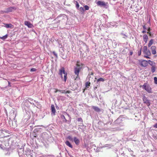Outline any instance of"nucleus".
<instances>
[{"instance_id":"1","label":"nucleus","mask_w":157,"mask_h":157,"mask_svg":"<svg viewBox=\"0 0 157 157\" xmlns=\"http://www.w3.org/2000/svg\"><path fill=\"white\" fill-rule=\"evenodd\" d=\"M63 74L64 75V81L66 82L67 78V73L65 71L64 68L63 67H62L59 70V75L60 76V77L62 79L63 78Z\"/></svg>"},{"instance_id":"2","label":"nucleus","mask_w":157,"mask_h":157,"mask_svg":"<svg viewBox=\"0 0 157 157\" xmlns=\"http://www.w3.org/2000/svg\"><path fill=\"white\" fill-rule=\"evenodd\" d=\"M142 88L146 90L149 93H152V90L149 85L147 83H145L142 86Z\"/></svg>"},{"instance_id":"3","label":"nucleus","mask_w":157,"mask_h":157,"mask_svg":"<svg viewBox=\"0 0 157 157\" xmlns=\"http://www.w3.org/2000/svg\"><path fill=\"white\" fill-rule=\"evenodd\" d=\"M96 3L98 6H103L105 8H107L108 7V3H105L104 1H98Z\"/></svg>"},{"instance_id":"4","label":"nucleus","mask_w":157,"mask_h":157,"mask_svg":"<svg viewBox=\"0 0 157 157\" xmlns=\"http://www.w3.org/2000/svg\"><path fill=\"white\" fill-rule=\"evenodd\" d=\"M142 99L144 101V103L147 106H149L150 105V101L147 99L144 94L143 96Z\"/></svg>"},{"instance_id":"5","label":"nucleus","mask_w":157,"mask_h":157,"mask_svg":"<svg viewBox=\"0 0 157 157\" xmlns=\"http://www.w3.org/2000/svg\"><path fill=\"white\" fill-rule=\"evenodd\" d=\"M143 52L144 54L147 56H150L151 55L150 50L148 49L147 46H144L143 48Z\"/></svg>"},{"instance_id":"6","label":"nucleus","mask_w":157,"mask_h":157,"mask_svg":"<svg viewBox=\"0 0 157 157\" xmlns=\"http://www.w3.org/2000/svg\"><path fill=\"white\" fill-rule=\"evenodd\" d=\"M16 9V8L14 6H10L9 8L5 9V13H8L9 12H12L15 10Z\"/></svg>"},{"instance_id":"7","label":"nucleus","mask_w":157,"mask_h":157,"mask_svg":"<svg viewBox=\"0 0 157 157\" xmlns=\"http://www.w3.org/2000/svg\"><path fill=\"white\" fill-rule=\"evenodd\" d=\"M81 68V67H76L75 68L74 72L77 75L76 78L78 77Z\"/></svg>"},{"instance_id":"8","label":"nucleus","mask_w":157,"mask_h":157,"mask_svg":"<svg viewBox=\"0 0 157 157\" xmlns=\"http://www.w3.org/2000/svg\"><path fill=\"white\" fill-rule=\"evenodd\" d=\"M140 65L144 67H146L148 65V61L145 60L142 61L140 63Z\"/></svg>"},{"instance_id":"9","label":"nucleus","mask_w":157,"mask_h":157,"mask_svg":"<svg viewBox=\"0 0 157 157\" xmlns=\"http://www.w3.org/2000/svg\"><path fill=\"white\" fill-rule=\"evenodd\" d=\"M51 115H54L55 114L56 112V110L55 109V107L53 105H51Z\"/></svg>"},{"instance_id":"10","label":"nucleus","mask_w":157,"mask_h":157,"mask_svg":"<svg viewBox=\"0 0 157 157\" xmlns=\"http://www.w3.org/2000/svg\"><path fill=\"white\" fill-rule=\"evenodd\" d=\"M25 101L26 102H29L31 104H32L34 105V106H36V105H35L34 103L33 102V101H34V100L33 99L29 98L27 99H26Z\"/></svg>"},{"instance_id":"11","label":"nucleus","mask_w":157,"mask_h":157,"mask_svg":"<svg viewBox=\"0 0 157 157\" xmlns=\"http://www.w3.org/2000/svg\"><path fill=\"white\" fill-rule=\"evenodd\" d=\"M3 24L4 25V26L7 28H12L13 27V25L11 24H6V23H3Z\"/></svg>"},{"instance_id":"12","label":"nucleus","mask_w":157,"mask_h":157,"mask_svg":"<svg viewBox=\"0 0 157 157\" xmlns=\"http://www.w3.org/2000/svg\"><path fill=\"white\" fill-rule=\"evenodd\" d=\"M151 49L153 54L155 55L156 53V47L155 46H152L151 48Z\"/></svg>"},{"instance_id":"13","label":"nucleus","mask_w":157,"mask_h":157,"mask_svg":"<svg viewBox=\"0 0 157 157\" xmlns=\"http://www.w3.org/2000/svg\"><path fill=\"white\" fill-rule=\"evenodd\" d=\"M73 141L75 144L77 145H78L80 143V141L76 137H74Z\"/></svg>"},{"instance_id":"14","label":"nucleus","mask_w":157,"mask_h":157,"mask_svg":"<svg viewBox=\"0 0 157 157\" xmlns=\"http://www.w3.org/2000/svg\"><path fill=\"white\" fill-rule=\"evenodd\" d=\"M25 25H27L29 28H32L33 26V25L30 22L28 21H25Z\"/></svg>"},{"instance_id":"15","label":"nucleus","mask_w":157,"mask_h":157,"mask_svg":"<svg viewBox=\"0 0 157 157\" xmlns=\"http://www.w3.org/2000/svg\"><path fill=\"white\" fill-rule=\"evenodd\" d=\"M60 118L62 120L63 122L64 123H67V121L66 119L65 116L63 115H61L60 116Z\"/></svg>"},{"instance_id":"16","label":"nucleus","mask_w":157,"mask_h":157,"mask_svg":"<svg viewBox=\"0 0 157 157\" xmlns=\"http://www.w3.org/2000/svg\"><path fill=\"white\" fill-rule=\"evenodd\" d=\"M92 108L97 112H99L101 111V109L98 107L95 106H93Z\"/></svg>"},{"instance_id":"17","label":"nucleus","mask_w":157,"mask_h":157,"mask_svg":"<svg viewBox=\"0 0 157 157\" xmlns=\"http://www.w3.org/2000/svg\"><path fill=\"white\" fill-rule=\"evenodd\" d=\"M143 40L145 43H147L148 39V36L146 34H144L143 36Z\"/></svg>"},{"instance_id":"18","label":"nucleus","mask_w":157,"mask_h":157,"mask_svg":"<svg viewBox=\"0 0 157 157\" xmlns=\"http://www.w3.org/2000/svg\"><path fill=\"white\" fill-rule=\"evenodd\" d=\"M65 143L69 147L71 148H72L73 147L72 145L71 144V143L69 141H67L65 142Z\"/></svg>"},{"instance_id":"19","label":"nucleus","mask_w":157,"mask_h":157,"mask_svg":"<svg viewBox=\"0 0 157 157\" xmlns=\"http://www.w3.org/2000/svg\"><path fill=\"white\" fill-rule=\"evenodd\" d=\"M83 64L77 61L76 64V67H82Z\"/></svg>"},{"instance_id":"20","label":"nucleus","mask_w":157,"mask_h":157,"mask_svg":"<svg viewBox=\"0 0 157 157\" xmlns=\"http://www.w3.org/2000/svg\"><path fill=\"white\" fill-rule=\"evenodd\" d=\"M77 120L78 122H81L82 123V125H81V126H83V124L82 123L83 122V120L81 118H78L77 119Z\"/></svg>"},{"instance_id":"21","label":"nucleus","mask_w":157,"mask_h":157,"mask_svg":"<svg viewBox=\"0 0 157 157\" xmlns=\"http://www.w3.org/2000/svg\"><path fill=\"white\" fill-rule=\"evenodd\" d=\"M153 41H154V40L152 39H151L150 40V41H149V42L148 43V46L149 47H150L152 45V44L153 43Z\"/></svg>"},{"instance_id":"22","label":"nucleus","mask_w":157,"mask_h":157,"mask_svg":"<svg viewBox=\"0 0 157 157\" xmlns=\"http://www.w3.org/2000/svg\"><path fill=\"white\" fill-rule=\"evenodd\" d=\"M8 35L6 34L4 36H3L2 37H0V38L3 40H5L8 37Z\"/></svg>"},{"instance_id":"23","label":"nucleus","mask_w":157,"mask_h":157,"mask_svg":"<svg viewBox=\"0 0 157 157\" xmlns=\"http://www.w3.org/2000/svg\"><path fill=\"white\" fill-rule=\"evenodd\" d=\"M143 27L144 29V30L142 31V33H146V29H147V28L146 26L145 25H143Z\"/></svg>"},{"instance_id":"24","label":"nucleus","mask_w":157,"mask_h":157,"mask_svg":"<svg viewBox=\"0 0 157 157\" xmlns=\"http://www.w3.org/2000/svg\"><path fill=\"white\" fill-rule=\"evenodd\" d=\"M151 30V28L150 27H149L147 29V31L148 32H147V33L150 36H151L152 34L150 32Z\"/></svg>"},{"instance_id":"25","label":"nucleus","mask_w":157,"mask_h":157,"mask_svg":"<svg viewBox=\"0 0 157 157\" xmlns=\"http://www.w3.org/2000/svg\"><path fill=\"white\" fill-rule=\"evenodd\" d=\"M104 81H105V80L104 78H100L97 80V83H98V82L100 81H101V82H103Z\"/></svg>"},{"instance_id":"26","label":"nucleus","mask_w":157,"mask_h":157,"mask_svg":"<svg viewBox=\"0 0 157 157\" xmlns=\"http://www.w3.org/2000/svg\"><path fill=\"white\" fill-rule=\"evenodd\" d=\"M78 9L82 13H83V12L85 11L84 9L82 7H80Z\"/></svg>"},{"instance_id":"27","label":"nucleus","mask_w":157,"mask_h":157,"mask_svg":"<svg viewBox=\"0 0 157 157\" xmlns=\"http://www.w3.org/2000/svg\"><path fill=\"white\" fill-rule=\"evenodd\" d=\"M34 101L35 102L36 104V105L35 106H36L37 108L40 107V104L37 101L35 100H34Z\"/></svg>"},{"instance_id":"28","label":"nucleus","mask_w":157,"mask_h":157,"mask_svg":"<svg viewBox=\"0 0 157 157\" xmlns=\"http://www.w3.org/2000/svg\"><path fill=\"white\" fill-rule=\"evenodd\" d=\"M151 71L152 73L155 72V67L154 66H152L151 68Z\"/></svg>"},{"instance_id":"29","label":"nucleus","mask_w":157,"mask_h":157,"mask_svg":"<svg viewBox=\"0 0 157 157\" xmlns=\"http://www.w3.org/2000/svg\"><path fill=\"white\" fill-rule=\"evenodd\" d=\"M59 17L62 18V19H64L65 18H67V17L65 15H62V16H58V18H59Z\"/></svg>"},{"instance_id":"30","label":"nucleus","mask_w":157,"mask_h":157,"mask_svg":"<svg viewBox=\"0 0 157 157\" xmlns=\"http://www.w3.org/2000/svg\"><path fill=\"white\" fill-rule=\"evenodd\" d=\"M148 63L151 65V66H153V64H154V62L153 61H151L150 60H148Z\"/></svg>"},{"instance_id":"31","label":"nucleus","mask_w":157,"mask_h":157,"mask_svg":"<svg viewBox=\"0 0 157 157\" xmlns=\"http://www.w3.org/2000/svg\"><path fill=\"white\" fill-rule=\"evenodd\" d=\"M84 7L85 8V10H88L89 9V7L87 5H85L84 6Z\"/></svg>"},{"instance_id":"32","label":"nucleus","mask_w":157,"mask_h":157,"mask_svg":"<svg viewBox=\"0 0 157 157\" xmlns=\"http://www.w3.org/2000/svg\"><path fill=\"white\" fill-rule=\"evenodd\" d=\"M154 83L155 84H157V78L156 77H155L154 78Z\"/></svg>"},{"instance_id":"33","label":"nucleus","mask_w":157,"mask_h":157,"mask_svg":"<svg viewBox=\"0 0 157 157\" xmlns=\"http://www.w3.org/2000/svg\"><path fill=\"white\" fill-rule=\"evenodd\" d=\"M90 82H86V87H88L89 86H90Z\"/></svg>"},{"instance_id":"34","label":"nucleus","mask_w":157,"mask_h":157,"mask_svg":"<svg viewBox=\"0 0 157 157\" xmlns=\"http://www.w3.org/2000/svg\"><path fill=\"white\" fill-rule=\"evenodd\" d=\"M67 138L71 141H73V139L72 138V137L71 136H69L67 137Z\"/></svg>"},{"instance_id":"35","label":"nucleus","mask_w":157,"mask_h":157,"mask_svg":"<svg viewBox=\"0 0 157 157\" xmlns=\"http://www.w3.org/2000/svg\"><path fill=\"white\" fill-rule=\"evenodd\" d=\"M52 53L53 54V55L55 56L56 58H57L58 57V56H57V53H56V52L54 51H53L52 52Z\"/></svg>"},{"instance_id":"36","label":"nucleus","mask_w":157,"mask_h":157,"mask_svg":"<svg viewBox=\"0 0 157 157\" xmlns=\"http://www.w3.org/2000/svg\"><path fill=\"white\" fill-rule=\"evenodd\" d=\"M36 69L35 68H31L30 70V71L31 72L35 71H36Z\"/></svg>"},{"instance_id":"37","label":"nucleus","mask_w":157,"mask_h":157,"mask_svg":"<svg viewBox=\"0 0 157 157\" xmlns=\"http://www.w3.org/2000/svg\"><path fill=\"white\" fill-rule=\"evenodd\" d=\"M141 49H142V48H141L140 49V51L139 52H138V55L139 56H140L141 55Z\"/></svg>"},{"instance_id":"38","label":"nucleus","mask_w":157,"mask_h":157,"mask_svg":"<svg viewBox=\"0 0 157 157\" xmlns=\"http://www.w3.org/2000/svg\"><path fill=\"white\" fill-rule=\"evenodd\" d=\"M125 155V154L124 153H122L121 155V157H124Z\"/></svg>"},{"instance_id":"39","label":"nucleus","mask_w":157,"mask_h":157,"mask_svg":"<svg viewBox=\"0 0 157 157\" xmlns=\"http://www.w3.org/2000/svg\"><path fill=\"white\" fill-rule=\"evenodd\" d=\"M79 4L77 2V4L76 5V7L77 9H78L79 8Z\"/></svg>"},{"instance_id":"40","label":"nucleus","mask_w":157,"mask_h":157,"mask_svg":"<svg viewBox=\"0 0 157 157\" xmlns=\"http://www.w3.org/2000/svg\"><path fill=\"white\" fill-rule=\"evenodd\" d=\"M5 10H1L0 11V14H3L4 13H5Z\"/></svg>"},{"instance_id":"41","label":"nucleus","mask_w":157,"mask_h":157,"mask_svg":"<svg viewBox=\"0 0 157 157\" xmlns=\"http://www.w3.org/2000/svg\"><path fill=\"white\" fill-rule=\"evenodd\" d=\"M65 90H61V91H60V92L62 93H65Z\"/></svg>"},{"instance_id":"42","label":"nucleus","mask_w":157,"mask_h":157,"mask_svg":"<svg viewBox=\"0 0 157 157\" xmlns=\"http://www.w3.org/2000/svg\"><path fill=\"white\" fill-rule=\"evenodd\" d=\"M6 132L7 133L8 132H9V131L5 129L2 130V132Z\"/></svg>"},{"instance_id":"43","label":"nucleus","mask_w":157,"mask_h":157,"mask_svg":"<svg viewBox=\"0 0 157 157\" xmlns=\"http://www.w3.org/2000/svg\"><path fill=\"white\" fill-rule=\"evenodd\" d=\"M153 127L154 128H157V123L155 124H154L153 126Z\"/></svg>"},{"instance_id":"44","label":"nucleus","mask_w":157,"mask_h":157,"mask_svg":"<svg viewBox=\"0 0 157 157\" xmlns=\"http://www.w3.org/2000/svg\"><path fill=\"white\" fill-rule=\"evenodd\" d=\"M60 91H61V90H58V89H57L55 91V93H56L58 92H60Z\"/></svg>"},{"instance_id":"45","label":"nucleus","mask_w":157,"mask_h":157,"mask_svg":"<svg viewBox=\"0 0 157 157\" xmlns=\"http://www.w3.org/2000/svg\"><path fill=\"white\" fill-rule=\"evenodd\" d=\"M71 91L69 90H66L65 93H70Z\"/></svg>"},{"instance_id":"46","label":"nucleus","mask_w":157,"mask_h":157,"mask_svg":"<svg viewBox=\"0 0 157 157\" xmlns=\"http://www.w3.org/2000/svg\"><path fill=\"white\" fill-rule=\"evenodd\" d=\"M66 114H67V116H68L70 117V121H68V122H70L71 121V117H70V115H69V114H67V113H66Z\"/></svg>"},{"instance_id":"47","label":"nucleus","mask_w":157,"mask_h":157,"mask_svg":"<svg viewBox=\"0 0 157 157\" xmlns=\"http://www.w3.org/2000/svg\"><path fill=\"white\" fill-rule=\"evenodd\" d=\"M144 57H146V58H147V59H150V57L149 56H144Z\"/></svg>"},{"instance_id":"48","label":"nucleus","mask_w":157,"mask_h":157,"mask_svg":"<svg viewBox=\"0 0 157 157\" xmlns=\"http://www.w3.org/2000/svg\"><path fill=\"white\" fill-rule=\"evenodd\" d=\"M8 86L9 87H11V85H10V82L8 81Z\"/></svg>"},{"instance_id":"49","label":"nucleus","mask_w":157,"mask_h":157,"mask_svg":"<svg viewBox=\"0 0 157 157\" xmlns=\"http://www.w3.org/2000/svg\"><path fill=\"white\" fill-rule=\"evenodd\" d=\"M91 77V76H90V75L89 74V75H88V76H87V78H89V80H90V78Z\"/></svg>"},{"instance_id":"50","label":"nucleus","mask_w":157,"mask_h":157,"mask_svg":"<svg viewBox=\"0 0 157 157\" xmlns=\"http://www.w3.org/2000/svg\"><path fill=\"white\" fill-rule=\"evenodd\" d=\"M98 86V85L97 86H96L94 87V90H96L97 88V86Z\"/></svg>"},{"instance_id":"51","label":"nucleus","mask_w":157,"mask_h":157,"mask_svg":"<svg viewBox=\"0 0 157 157\" xmlns=\"http://www.w3.org/2000/svg\"><path fill=\"white\" fill-rule=\"evenodd\" d=\"M34 136L35 137H36L37 136V135L35 133H34Z\"/></svg>"},{"instance_id":"52","label":"nucleus","mask_w":157,"mask_h":157,"mask_svg":"<svg viewBox=\"0 0 157 157\" xmlns=\"http://www.w3.org/2000/svg\"><path fill=\"white\" fill-rule=\"evenodd\" d=\"M132 54H133V52H130V55H132Z\"/></svg>"},{"instance_id":"53","label":"nucleus","mask_w":157,"mask_h":157,"mask_svg":"<svg viewBox=\"0 0 157 157\" xmlns=\"http://www.w3.org/2000/svg\"><path fill=\"white\" fill-rule=\"evenodd\" d=\"M78 128V129H82V131L83 132V131H84V130H83V129H82L81 128Z\"/></svg>"},{"instance_id":"54","label":"nucleus","mask_w":157,"mask_h":157,"mask_svg":"<svg viewBox=\"0 0 157 157\" xmlns=\"http://www.w3.org/2000/svg\"><path fill=\"white\" fill-rule=\"evenodd\" d=\"M90 75H93V72H91V73L90 74H89Z\"/></svg>"},{"instance_id":"55","label":"nucleus","mask_w":157,"mask_h":157,"mask_svg":"<svg viewBox=\"0 0 157 157\" xmlns=\"http://www.w3.org/2000/svg\"><path fill=\"white\" fill-rule=\"evenodd\" d=\"M56 108L57 109H59V107L57 105H56Z\"/></svg>"},{"instance_id":"56","label":"nucleus","mask_w":157,"mask_h":157,"mask_svg":"<svg viewBox=\"0 0 157 157\" xmlns=\"http://www.w3.org/2000/svg\"><path fill=\"white\" fill-rule=\"evenodd\" d=\"M113 26H116V27H117V25H113Z\"/></svg>"},{"instance_id":"57","label":"nucleus","mask_w":157,"mask_h":157,"mask_svg":"<svg viewBox=\"0 0 157 157\" xmlns=\"http://www.w3.org/2000/svg\"><path fill=\"white\" fill-rule=\"evenodd\" d=\"M123 35H124V36H125V37H127V36L126 35H125V34H123Z\"/></svg>"},{"instance_id":"58","label":"nucleus","mask_w":157,"mask_h":157,"mask_svg":"<svg viewBox=\"0 0 157 157\" xmlns=\"http://www.w3.org/2000/svg\"><path fill=\"white\" fill-rule=\"evenodd\" d=\"M124 157H128L127 155H125Z\"/></svg>"},{"instance_id":"59","label":"nucleus","mask_w":157,"mask_h":157,"mask_svg":"<svg viewBox=\"0 0 157 157\" xmlns=\"http://www.w3.org/2000/svg\"><path fill=\"white\" fill-rule=\"evenodd\" d=\"M113 1H116V0H113Z\"/></svg>"},{"instance_id":"60","label":"nucleus","mask_w":157,"mask_h":157,"mask_svg":"<svg viewBox=\"0 0 157 157\" xmlns=\"http://www.w3.org/2000/svg\"><path fill=\"white\" fill-rule=\"evenodd\" d=\"M67 96H68V95H67Z\"/></svg>"},{"instance_id":"61","label":"nucleus","mask_w":157,"mask_h":157,"mask_svg":"<svg viewBox=\"0 0 157 157\" xmlns=\"http://www.w3.org/2000/svg\"><path fill=\"white\" fill-rule=\"evenodd\" d=\"M1 21V20L0 19V22Z\"/></svg>"}]
</instances>
